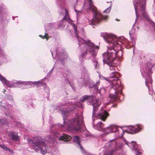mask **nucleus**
Wrapping results in <instances>:
<instances>
[{"instance_id": "obj_23", "label": "nucleus", "mask_w": 155, "mask_h": 155, "mask_svg": "<svg viewBox=\"0 0 155 155\" xmlns=\"http://www.w3.org/2000/svg\"><path fill=\"white\" fill-rule=\"evenodd\" d=\"M103 127L104 124L101 122H99L97 124V129L100 131H102L103 130Z\"/></svg>"}, {"instance_id": "obj_34", "label": "nucleus", "mask_w": 155, "mask_h": 155, "mask_svg": "<svg viewBox=\"0 0 155 155\" xmlns=\"http://www.w3.org/2000/svg\"><path fill=\"white\" fill-rule=\"evenodd\" d=\"M114 150H111L110 152L107 153L106 155H112L113 152L114 151Z\"/></svg>"}, {"instance_id": "obj_28", "label": "nucleus", "mask_w": 155, "mask_h": 155, "mask_svg": "<svg viewBox=\"0 0 155 155\" xmlns=\"http://www.w3.org/2000/svg\"><path fill=\"white\" fill-rule=\"evenodd\" d=\"M6 99H8L10 101L13 102V101L14 99L13 98L12 96L10 95H6Z\"/></svg>"}, {"instance_id": "obj_9", "label": "nucleus", "mask_w": 155, "mask_h": 155, "mask_svg": "<svg viewBox=\"0 0 155 155\" xmlns=\"http://www.w3.org/2000/svg\"><path fill=\"white\" fill-rule=\"evenodd\" d=\"M143 127L142 125H139L134 126H130L129 127V132L131 134H134L140 131Z\"/></svg>"}, {"instance_id": "obj_27", "label": "nucleus", "mask_w": 155, "mask_h": 155, "mask_svg": "<svg viewBox=\"0 0 155 155\" xmlns=\"http://www.w3.org/2000/svg\"><path fill=\"white\" fill-rule=\"evenodd\" d=\"M0 147L5 150L6 151H7L8 150H9L10 152H12L13 151V150H10L9 148H8V147H6L5 145H0Z\"/></svg>"}, {"instance_id": "obj_39", "label": "nucleus", "mask_w": 155, "mask_h": 155, "mask_svg": "<svg viewBox=\"0 0 155 155\" xmlns=\"http://www.w3.org/2000/svg\"><path fill=\"white\" fill-rule=\"evenodd\" d=\"M80 147L81 148V149H82V146H81V144H80V145H79Z\"/></svg>"}, {"instance_id": "obj_21", "label": "nucleus", "mask_w": 155, "mask_h": 155, "mask_svg": "<svg viewBox=\"0 0 155 155\" xmlns=\"http://www.w3.org/2000/svg\"><path fill=\"white\" fill-rule=\"evenodd\" d=\"M93 96H88L85 95L83 96L80 99V101L81 102H83L85 100H87V99L91 98H92Z\"/></svg>"}, {"instance_id": "obj_36", "label": "nucleus", "mask_w": 155, "mask_h": 155, "mask_svg": "<svg viewBox=\"0 0 155 155\" xmlns=\"http://www.w3.org/2000/svg\"><path fill=\"white\" fill-rule=\"evenodd\" d=\"M67 21H68V22L69 23H70L71 25H72V24H73V23L72 21L70 18L68 19Z\"/></svg>"}, {"instance_id": "obj_24", "label": "nucleus", "mask_w": 155, "mask_h": 155, "mask_svg": "<svg viewBox=\"0 0 155 155\" xmlns=\"http://www.w3.org/2000/svg\"><path fill=\"white\" fill-rule=\"evenodd\" d=\"M0 51L1 54H0V57L2 59H3L5 61H6V59H7V55H5L3 53L2 49L0 48Z\"/></svg>"}, {"instance_id": "obj_26", "label": "nucleus", "mask_w": 155, "mask_h": 155, "mask_svg": "<svg viewBox=\"0 0 155 155\" xmlns=\"http://www.w3.org/2000/svg\"><path fill=\"white\" fill-rule=\"evenodd\" d=\"M65 15L63 17V20H66V21L70 19L69 16L68 15V10L66 9H65Z\"/></svg>"}, {"instance_id": "obj_40", "label": "nucleus", "mask_w": 155, "mask_h": 155, "mask_svg": "<svg viewBox=\"0 0 155 155\" xmlns=\"http://www.w3.org/2000/svg\"><path fill=\"white\" fill-rule=\"evenodd\" d=\"M108 9H106V10H104V12L105 13V12H107V11L108 10Z\"/></svg>"}, {"instance_id": "obj_18", "label": "nucleus", "mask_w": 155, "mask_h": 155, "mask_svg": "<svg viewBox=\"0 0 155 155\" xmlns=\"http://www.w3.org/2000/svg\"><path fill=\"white\" fill-rule=\"evenodd\" d=\"M109 115V113L106 111L105 110L103 113H99L98 115L100 117L101 119L102 120L104 121L105 120Z\"/></svg>"}, {"instance_id": "obj_3", "label": "nucleus", "mask_w": 155, "mask_h": 155, "mask_svg": "<svg viewBox=\"0 0 155 155\" xmlns=\"http://www.w3.org/2000/svg\"><path fill=\"white\" fill-rule=\"evenodd\" d=\"M28 141L32 146V148L35 151H40L42 154H45L48 152V147L40 137L35 138L34 141L28 139Z\"/></svg>"}, {"instance_id": "obj_14", "label": "nucleus", "mask_w": 155, "mask_h": 155, "mask_svg": "<svg viewBox=\"0 0 155 155\" xmlns=\"http://www.w3.org/2000/svg\"><path fill=\"white\" fill-rule=\"evenodd\" d=\"M9 135L12 140L16 141L19 140V137L18 136V134L16 132H10Z\"/></svg>"}, {"instance_id": "obj_25", "label": "nucleus", "mask_w": 155, "mask_h": 155, "mask_svg": "<svg viewBox=\"0 0 155 155\" xmlns=\"http://www.w3.org/2000/svg\"><path fill=\"white\" fill-rule=\"evenodd\" d=\"M0 122L4 125L10 127L9 124L8 123V122L7 120H6L5 119H0Z\"/></svg>"}, {"instance_id": "obj_13", "label": "nucleus", "mask_w": 155, "mask_h": 155, "mask_svg": "<svg viewBox=\"0 0 155 155\" xmlns=\"http://www.w3.org/2000/svg\"><path fill=\"white\" fill-rule=\"evenodd\" d=\"M58 125L54 124H52L50 127V131L52 134H53L54 136L57 137L58 136V134L57 132Z\"/></svg>"}, {"instance_id": "obj_33", "label": "nucleus", "mask_w": 155, "mask_h": 155, "mask_svg": "<svg viewBox=\"0 0 155 155\" xmlns=\"http://www.w3.org/2000/svg\"><path fill=\"white\" fill-rule=\"evenodd\" d=\"M132 144H133V147H134V148L135 150L137 149V147H136V146L137 145V144L136 143L134 142H132Z\"/></svg>"}, {"instance_id": "obj_29", "label": "nucleus", "mask_w": 155, "mask_h": 155, "mask_svg": "<svg viewBox=\"0 0 155 155\" xmlns=\"http://www.w3.org/2000/svg\"><path fill=\"white\" fill-rule=\"evenodd\" d=\"M39 36L42 39L46 38L47 41L48 40L49 38V36H47V34H45L43 36H42L41 35H39Z\"/></svg>"}, {"instance_id": "obj_17", "label": "nucleus", "mask_w": 155, "mask_h": 155, "mask_svg": "<svg viewBox=\"0 0 155 155\" xmlns=\"http://www.w3.org/2000/svg\"><path fill=\"white\" fill-rule=\"evenodd\" d=\"M71 138L72 137L71 136L65 134H63L62 136L60 137V139L59 138V140L68 141L70 140Z\"/></svg>"}, {"instance_id": "obj_12", "label": "nucleus", "mask_w": 155, "mask_h": 155, "mask_svg": "<svg viewBox=\"0 0 155 155\" xmlns=\"http://www.w3.org/2000/svg\"><path fill=\"white\" fill-rule=\"evenodd\" d=\"M140 8L142 15L147 20H148L149 18L146 12L145 11V5L143 3L141 4Z\"/></svg>"}, {"instance_id": "obj_35", "label": "nucleus", "mask_w": 155, "mask_h": 155, "mask_svg": "<svg viewBox=\"0 0 155 155\" xmlns=\"http://www.w3.org/2000/svg\"><path fill=\"white\" fill-rule=\"evenodd\" d=\"M63 59H61L60 60L61 62H62L63 61H64V60L67 58V55L66 54H63Z\"/></svg>"}, {"instance_id": "obj_2", "label": "nucleus", "mask_w": 155, "mask_h": 155, "mask_svg": "<svg viewBox=\"0 0 155 155\" xmlns=\"http://www.w3.org/2000/svg\"><path fill=\"white\" fill-rule=\"evenodd\" d=\"M0 81H1L3 84L8 87L10 88L13 87H18L21 84H33L35 85H38L39 84H41V81H16L13 80L12 81L7 80L5 78L0 74Z\"/></svg>"}, {"instance_id": "obj_1", "label": "nucleus", "mask_w": 155, "mask_h": 155, "mask_svg": "<svg viewBox=\"0 0 155 155\" xmlns=\"http://www.w3.org/2000/svg\"><path fill=\"white\" fill-rule=\"evenodd\" d=\"M104 38L106 41L110 44L111 47L108 49V52L104 53L103 55V62L107 64L110 66V69L113 72L115 71L116 67L112 65V63L116 57H117V51L115 49L117 43L116 42V37L114 35L110 34H105Z\"/></svg>"}, {"instance_id": "obj_38", "label": "nucleus", "mask_w": 155, "mask_h": 155, "mask_svg": "<svg viewBox=\"0 0 155 155\" xmlns=\"http://www.w3.org/2000/svg\"><path fill=\"white\" fill-rule=\"evenodd\" d=\"M15 124L17 126H21V124L20 122H17Z\"/></svg>"}, {"instance_id": "obj_7", "label": "nucleus", "mask_w": 155, "mask_h": 155, "mask_svg": "<svg viewBox=\"0 0 155 155\" xmlns=\"http://www.w3.org/2000/svg\"><path fill=\"white\" fill-rule=\"evenodd\" d=\"M117 84V83H116ZM112 88L115 90V92L114 94H111L109 95V97L111 98L113 101H117L119 99V98L118 96V93H119L120 94H122V87L119 84H116L113 83L112 84Z\"/></svg>"}, {"instance_id": "obj_6", "label": "nucleus", "mask_w": 155, "mask_h": 155, "mask_svg": "<svg viewBox=\"0 0 155 155\" xmlns=\"http://www.w3.org/2000/svg\"><path fill=\"white\" fill-rule=\"evenodd\" d=\"M82 117H78L75 118L68 127V129L70 131H77L80 130V123L82 122Z\"/></svg>"}, {"instance_id": "obj_31", "label": "nucleus", "mask_w": 155, "mask_h": 155, "mask_svg": "<svg viewBox=\"0 0 155 155\" xmlns=\"http://www.w3.org/2000/svg\"><path fill=\"white\" fill-rule=\"evenodd\" d=\"M48 138V141L49 142H53L55 140V138L54 137H50L49 138Z\"/></svg>"}, {"instance_id": "obj_32", "label": "nucleus", "mask_w": 155, "mask_h": 155, "mask_svg": "<svg viewBox=\"0 0 155 155\" xmlns=\"http://www.w3.org/2000/svg\"><path fill=\"white\" fill-rule=\"evenodd\" d=\"M134 9H135V13H136V16H137V17H138V13H137V11L138 10L137 7V6L136 5H134Z\"/></svg>"}, {"instance_id": "obj_5", "label": "nucleus", "mask_w": 155, "mask_h": 155, "mask_svg": "<svg viewBox=\"0 0 155 155\" xmlns=\"http://www.w3.org/2000/svg\"><path fill=\"white\" fill-rule=\"evenodd\" d=\"M76 36L78 40L79 45L83 44H85L86 51L85 52V54H87V51L92 54H94L95 49H99V46L95 45L94 43L91 42V41L89 40L85 41L83 38L79 37L77 34H76Z\"/></svg>"}, {"instance_id": "obj_8", "label": "nucleus", "mask_w": 155, "mask_h": 155, "mask_svg": "<svg viewBox=\"0 0 155 155\" xmlns=\"http://www.w3.org/2000/svg\"><path fill=\"white\" fill-rule=\"evenodd\" d=\"M0 106L2 107V109L4 110V114L6 116H9L12 118V116L9 114L10 112V109L12 108V106L9 104H6L4 100L1 101H0Z\"/></svg>"}, {"instance_id": "obj_37", "label": "nucleus", "mask_w": 155, "mask_h": 155, "mask_svg": "<svg viewBox=\"0 0 155 155\" xmlns=\"http://www.w3.org/2000/svg\"><path fill=\"white\" fill-rule=\"evenodd\" d=\"M136 155H142V153L139 150H138L137 151L136 153Z\"/></svg>"}, {"instance_id": "obj_11", "label": "nucleus", "mask_w": 155, "mask_h": 155, "mask_svg": "<svg viewBox=\"0 0 155 155\" xmlns=\"http://www.w3.org/2000/svg\"><path fill=\"white\" fill-rule=\"evenodd\" d=\"M58 26L57 24L55 23H50L46 25L45 27V30L46 32L51 30L52 29L55 28Z\"/></svg>"}, {"instance_id": "obj_16", "label": "nucleus", "mask_w": 155, "mask_h": 155, "mask_svg": "<svg viewBox=\"0 0 155 155\" xmlns=\"http://www.w3.org/2000/svg\"><path fill=\"white\" fill-rule=\"evenodd\" d=\"M54 68V66L50 70V71L48 73L47 76L45 77V78H44L43 79L40 80V81H41L42 83H41V84H38V85H36L37 86V87H38L39 85H42V86H46V84L45 83L43 82V81L44 80H45V79H46V78L48 79V78H49L50 77L51 74V72L53 70Z\"/></svg>"}, {"instance_id": "obj_44", "label": "nucleus", "mask_w": 155, "mask_h": 155, "mask_svg": "<svg viewBox=\"0 0 155 155\" xmlns=\"http://www.w3.org/2000/svg\"><path fill=\"white\" fill-rule=\"evenodd\" d=\"M137 28H138V29H139V27H138Z\"/></svg>"}, {"instance_id": "obj_19", "label": "nucleus", "mask_w": 155, "mask_h": 155, "mask_svg": "<svg viewBox=\"0 0 155 155\" xmlns=\"http://www.w3.org/2000/svg\"><path fill=\"white\" fill-rule=\"evenodd\" d=\"M51 54L54 59L57 61L58 58V49L57 48H54L52 51H51Z\"/></svg>"}, {"instance_id": "obj_15", "label": "nucleus", "mask_w": 155, "mask_h": 155, "mask_svg": "<svg viewBox=\"0 0 155 155\" xmlns=\"http://www.w3.org/2000/svg\"><path fill=\"white\" fill-rule=\"evenodd\" d=\"M101 104V102L99 99H96L95 102L93 104V114H94L95 111L97 110V108L99 107Z\"/></svg>"}, {"instance_id": "obj_10", "label": "nucleus", "mask_w": 155, "mask_h": 155, "mask_svg": "<svg viewBox=\"0 0 155 155\" xmlns=\"http://www.w3.org/2000/svg\"><path fill=\"white\" fill-rule=\"evenodd\" d=\"M120 77V74L117 72L114 71L111 72L110 74V76L109 78H115L114 79V80L116 81L117 82H113V83L114 84H117L116 83H117V84H118V82L119 81L118 78Z\"/></svg>"}, {"instance_id": "obj_22", "label": "nucleus", "mask_w": 155, "mask_h": 155, "mask_svg": "<svg viewBox=\"0 0 155 155\" xmlns=\"http://www.w3.org/2000/svg\"><path fill=\"white\" fill-rule=\"evenodd\" d=\"M73 141L76 143L78 145L80 144V137L78 136H75L73 137Z\"/></svg>"}, {"instance_id": "obj_42", "label": "nucleus", "mask_w": 155, "mask_h": 155, "mask_svg": "<svg viewBox=\"0 0 155 155\" xmlns=\"http://www.w3.org/2000/svg\"><path fill=\"white\" fill-rule=\"evenodd\" d=\"M125 143H126V144H127V145L128 146H129V145H128V144L127 143V142H125Z\"/></svg>"}, {"instance_id": "obj_30", "label": "nucleus", "mask_w": 155, "mask_h": 155, "mask_svg": "<svg viewBox=\"0 0 155 155\" xmlns=\"http://www.w3.org/2000/svg\"><path fill=\"white\" fill-rule=\"evenodd\" d=\"M74 28V31L75 32V34H77V26L74 23L72 24L71 25Z\"/></svg>"}, {"instance_id": "obj_43", "label": "nucleus", "mask_w": 155, "mask_h": 155, "mask_svg": "<svg viewBox=\"0 0 155 155\" xmlns=\"http://www.w3.org/2000/svg\"><path fill=\"white\" fill-rule=\"evenodd\" d=\"M84 54V53L82 55H83V56H84V55H85V54Z\"/></svg>"}, {"instance_id": "obj_4", "label": "nucleus", "mask_w": 155, "mask_h": 155, "mask_svg": "<svg viewBox=\"0 0 155 155\" xmlns=\"http://www.w3.org/2000/svg\"><path fill=\"white\" fill-rule=\"evenodd\" d=\"M89 4V9L94 13L93 19L91 21V23L95 25L97 23L100 22L102 20H106L108 18L107 15L103 16L99 12L97 11V8L93 5L92 0H88Z\"/></svg>"}, {"instance_id": "obj_20", "label": "nucleus", "mask_w": 155, "mask_h": 155, "mask_svg": "<svg viewBox=\"0 0 155 155\" xmlns=\"http://www.w3.org/2000/svg\"><path fill=\"white\" fill-rule=\"evenodd\" d=\"M119 131V130L116 127L113 128H112L111 127H109L107 128L106 130L105 133L106 134H108L111 132H115Z\"/></svg>"}, {"instance_id": "obj_41", "label": "nucleus", "mask_w": 155, "mask_h": 155, "mask_svg": "<svg viewBox=\"0 0 155 155\" xmlns=\"http://www.w3.org/2000/svg\"><path fill=\"white\" fill-rule=\"evenodd\" d=\"M5 91H6V90L5 91V89H4V92H3V93H5Z\"/></svg>"}]
</instances>
